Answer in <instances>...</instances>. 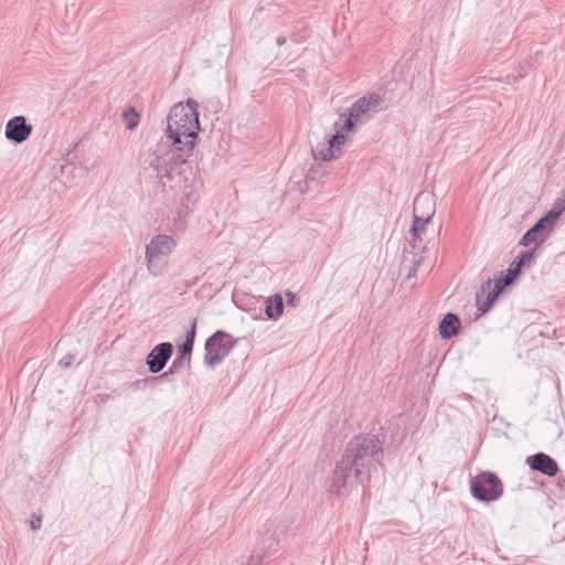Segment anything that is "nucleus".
<instances>
[{
    "label": "nucleus",
    "mask_w": 565,
    "mask_h": 565,
    "mask_svg": "<svg viewBox=\"0 0 565 565\" xmlns=\"http://www.w3.org/2000/svg\"><path fill=\"white\" fill-rule=\"evenodd\" d=\"M513 282L514 280L508 274L504 275L502 271L498 278L493 279V288L491 287L492 280L490 278L483 281L476 294L478 310L482 313L488 312L503 290Z\"/></svg>",
    "instance_id": "nucleus-9"
},
{
    "label": "nucleus",
    "mask_w": 565,
    "mask_h": 565,
    "mask_svg": "<svg viewBox=\"0 0 565 565\" xmlns=\"http://www.w3.org/2000/svg\"><path fill=\"white\" fill-rule=\"evenodd\" d=\"M435 214V202L429 194L419 193L413 203V224L409 230L411 238L408 245L412 249L419 248L423 243V235L427 224Z\"/></svg>",
    "instance_id": "nucleus-4"
},
{
    "label": "nucleus",
    "mask_w": 565,
    "mask_h": 565,
    "mask_svg": "<svg viewBox=\"0 0 565 565\" xmlns=\"http://www.w3.org/2000/svg\"><path fill=\"white\" fill-rule=\"evenodd\" d=\"M522 269H523V266L516 260L514 259L508 270H507V274L515 281L520 274L522 273Z\"/></svg>",
    "instance_id": "nucleus-23"
},
{
    "label": "nucleus",
    "mask_w": 565,
    "mask_h": 565,
    "mask_svg": "<svg viewBox=\"0 0 565 565\" xmlns=\"http://www.w3.org/2000/svg\"><path fill=\"white\" fill-rule=\"evenodd\" d=\"M419 210H420V211L417 213V215H418V214H422L423 212H426V211H427V207H420Z\"/></svg>",
    "instance_id": "nucleus-33"
},
{
    "label": "nucleus",
    "mask_w": 565,
    "mask_h": 565,
    "mask_svg": "<svg viewBox=\"0 0 565 565\" xmlns=\"http://www.w3.org/2000/svg\"><path fill=\"white\" fill-rule=\"evenodd\" d=\"M196 335V319H193L191 328L186 331L185 339L178 344V354L191 359L194 341Z\"/></svg>",
    "instance_id": "nucleus-16"
},
{
    "label": "nucleus",
    "mask_w": 565,
    "mask_h": 565,
    "mask_svg": "<svg viewBox=\"0 0 565 565\" xmlns=\"http://www.w3.org/2000/svg\"><path fill=\"white\" fill-rule=\"evenodd\" d=\"M383 458V447L376 435L365 434L352 438L337 461L330 478L329 492L335 495L347 493L348 487L361 483L363 469L370 470Z\"/></svg>",
    "instance_id": "nucleus-1"
},
{
    "label": "nucleus",
    "mask_w": 565,
    "mask_h": 565,
    "mask_svg": "<svg viewBox=\"0 0 565 565\" xmlns=\"http://www.w3.org/2000/svg\"><path fill=\"white\" fill-rule=\"evenodd\" d=\"M564 210L565 201L556 202L555 205L545 215H543V217L547 218V222L554 227Z\"/></svg>",
    "instance_id": "nucleus-20"
},
{
    "label": "nucleus",
    "mask_w": 565,
    "mask_h": 565,
    "mask_svg": "<svg viewBox=\"0 0 565 565\" xmlns=\"http://www.w3.org/2000/svg\"><path fill=\"white\" fill-rule=\"evenodd\" d=\"M199 130V103L195 99L189 98L185 105L179 103L170 109L167 132L171 146H181L179 149L184 153L192 152Z\"/></svg>",
    "instance_id": "nucleus-3"
},
{
    "label": "nucleus",
    "mask_w": 565,
    "mask_h": 565,
    "mask_svg": "<svg viewBox=\"0 0 565 565\" xmlns=\"http://www.w3.org/2000/svg\"><path fill=\"white\" fill-rule=\"evenodd\" d=\"M174 373H170V369H169L168 371L163 372L160 375L145 379V382L159 383V382H163V381H171V376Z\"/></svg>",
    "instance_id": "nucleus-25"
},
{
    "label": "nucleus",
    "mask_w": 565,
    "mask_h": 565,
    "mask_svg": "<svg viewBox=\"0 0 565 565\" xmlns=\"http://www.w3.org/2000/svg\"><path fill=\"white\" fill-rule=\"evenodd\" d=\"M29 524L33 531L40 530L42 525V516L36 513H32Z\"/></svg>",
    "instance_id": "nucleus-26"
},
{
    "label": "nucleus",
    "mask_w": 565,
    "mask_h": 565,
    "mask_svg": "<svg viewBox=\"0 0 565 565\" xmlns=\"http://www.w3.org/2000/svg\"><path fill=\"white\" fill-rule=\"evenodd\" d=\"M286 297H287V306L297 307L299 305L300 298L292 291H287Z\"/></svg>",
    "instance_id": "nucleus-27"
},
{
    "label": "nucleus",
    "mask_w": 565,
    "mask_h": 565,
    "mask_svg": "<svg viewBox=\"0 0 565 565\" xmlns=\"http://www.w3.org/2000/svg\"><path fill=\"white\" fill-rule=\"evenodd\" d=\"M382 102L383 98L376 93H371L359 98L348 111L339 115L340 121H343L340 126L341 129H344L347 132H352L358 125L370 119L371 114L379 111Z\"/></svg>",
    "instance_id": "nucleus-5"
},
{
    "label": "nucleus",
    "mask_w": 565,
    "mask_h": 565,
    "mask_svg": "<svg viewBox=\"0 0 565 565\" xmlns=\"http://www.w3.org/2000/svg\"><path fill=\"white\" fill-rule=\"evenodd\" d=\"M175 241L163 234H158L151 238L146 247V262L149 273L159 276L166 265V258L175 247Z\"/></svg>",
    "instance_id": "nucleus-6"
},
{
    "label": "nucleus",
    "mask_w": 565,
    "mask_h": 565,
    "mask_svg": "<svg viewBox=\"0 0 565 565\" xmlns=\"http://www.w3.org/2000/svg\"><path fill=\"white\" fill-rule=\"evenodd\" d=\"M423 259H424L423 256H419L417 259L415 258V256L413 257V259H412L413 265L409 268L406 280H411L412 278L416 277V273H417L418 267L420 266V263L423 262Z\"/></svg>",
    "instance_id": "nucleus-24"
},
{
    "label": "nucleus",
    "mask_w": 565,
    "mask_h": 565,
    "mask_svg": "<svg viewBox=\"0 0 565 565\" xmlns=\"http://www.w3.org/2000/svg\"><path fill=\"white\" fill-rule=\"evenodd\" d=\"M122 119L126 128L129 130H134L139 124L140 116L137 113L136 108L130 106L122 113Z\"/></svg>",
    "instance_id": "nucleus-19"
},
{
    "label": "nucleus",
    "mask_w": 565,
    "mask_h": 565,
    "mask_svg": "<svg viewBox=\"0 0 565 565\" xmlns=\"http://www.w3.org/2000/svg\"><path fill=\"white\" fill-rule=\"evenodd\" d=\"M472 497L481 502H492L503 494V483L491 471H482L470 480Z\"/></svg>",
    "instance_id": "nucleus-7"
},
{
    "label": "nucleus",
    "mask_w": 565,
    "mask_h": 565,
    "mask_svg": "<svg viewBox=\"0 0 565 565\" xmlns=\"http://www.w3.org/2000/svg\"><path fill=\"white\" fill-rule=\"evenodd\" d=\"M32 130V125L26 122L24 116H14L8 120L4 135L8 140L22 143L30 138Z\"/></svg>",
    "instance_id": "nucleus-11"
},
{
    "label": "nucleus",
    "mask_w": 565,
    "mask_h": 565,
    "mask_svg": "<svg viewBox=\"0 0 565 565\" xmlns=\"http://www.w3.org/2000/svg\"><path fill=\"white\" fill-rule=\"evenodd\" d=\"M180 146L170 147L168 143L158 142L153 148L140 156L143 171L163 188L173 190L181 181H186L193 174L188 157L192 152L180 151Z\"/></svg>",
    "instance_id": "nucleus-2"
},
{
    "label": "nucleus",
    "mask_w": 565,
    "mask_h": 565,
    "mask_svg": "<svg viewBox=\"0 0 565 565\" xmlns=\"http://www.w3.org/2000/svg\"><path fill=\"white\" fill-rule=\"evenodd\" d=\"M185 366L190 369L191 359L178 354L170 365V373H179Z\"/></svg>",
    "instance_id": "nucleus-21"
},
{
    "label": "nucleus",
    "mask_w": 565,
    "mask_h": 565,
    "mask_svg": "<svg viewBox=\"0 0 565 565\" xmlns=\"http://www.w3.org/2000/svg\"><path fill=\"white\" fill-rule=\"evenodd\" d=\"M461 321L456 313L448 312L439 322V335L444 340H449L456 337L460 330Z\"/></svg>",
    "instance_id": "nucleus-14"
},
{
    "label": "nucleus",
    "mask_w": 565,
    "mask_h": 565,
    "mask_svg": "<svg viewBox=\"0 0 565 565\" xmlns=\"http://www.w3.org/2000/svg\"><path fill=\"white\" fill-rule=\"evenodd\" d=\"M173 345L170 342H161L152 348L146 358V364L152 374L160 373L172 356Z\"/></svg>",
    "instance_id": "nucleus-10"
},
{
    "label": "nucleus",
    "mask_w": 565,
    "mask_h": 565,
    "mask_svg": "<svg viewBox=\"0 0 565 565\" xmlns=\"http://www.w3.org/2000/svg\"><path fill=\"white\" fill-rule=\"evenodd\" d=\"M236 340L223 330L215 331L205 340L204 364L210 367L223 362L234 348Z\"/></svg>",
    "instance_id": "nucleus-8"
},
{
    "label": "nucleus",
    "mask_w": 565,
    "mask_h": 565,
    "mask_svg": "<svg viewBox=\"0 0 565 565\" xmlns=\"http://www.w3.org/2000/svg\"><path fill=\"white\" fill-rule=\"evenodd\" d=\"M148 382H145V380H137L131 383V387L135 390H138L141 387V384H147Z\"/></svg>",
    "instance_id": "nucleus-29"
},
{
    "label": "nucleus",
    "mask_w": 565,
    "mask_h": 565,
    "mask_svg": "<svg viewBox=\"0 0 565 565\" xmlns=\"http://www.w3.org/2000/svg\"><path fill=\"white\" fill-rule=\"evenodd\" d=\"M75 355L74 354H66L58 361V365L63 369L70 367L74 362Z\"/></svg>",
    "instance_id": "nucleus-28"
},
{
    "label": "nucleus",
    "mask_w": 565,
    "mask_h": 565,
    "mask_svg": "<svg viewBox=\"0 0 565 565\" xmlns=\"http://www.w3.org/2000/svg\"><path fill=\"white\" fill-rule=\"evenodd\" d=\"M534 256H535V248L521 252L520 255L515 259L523 266V268L524 267L530 268L531 264L534 259Z\"/></svg>",
    "instance_id": "nucleus-22"
},
{
    "label": "nucleus",
    "mask_w": 565,
    "mask_h": 565,
    "mask_svg": "<svg viewBox=\"0 0 565 565\" xmlns=\"http://www.w3.org/2000/svg\"><path fill=\"white\" fill-rule=\"evenodd\" d=\"M313 156L316 159H321L323 161L339 157V154H335L328 141L322 145H318L316 150H313Z\"/></svg>",
    "instance_id": "nucleus-18"
},
{
    "label": "nucleus",
    "mask_w": 565,
    "mask_h": 565,
    "mask_svg": "<svg viewBox=\"0 0 565 565\" xmlns=\"http://www.w3.org/2000/svg\"><path fill=\"white\" fill-rule=\"evenodd\" d=\"M553 226L543 216L539 218L533 226H531L522 236L519 244L521 246H530L532 243L540 239L543 242L552 231Z\"/></svg>",
    "instance_id": "nucleus-13"
},
{
    "label": "nucleus",
    "mask_w": 565,
    "mask_h": 565,
    "mask_svg": "<svg viewBox=\"0 0 565 565\" xmlns=\"http://www.w3.org/2000/svg\"><path fill=\"white\" fill-rule=\"evenodd\" d=\"M412 254H413V252H412V250H411V252H407V249H404V258H405V259H408V255H412Z\"/></svg>",
    "instance_id": "nucleus-31"
},
{
    "label": "nucleus",
    "mask_w": 565,
    "mask_h": 565,
    "mask_svg": "<svg viewBox=\"0 0 565 565\" xmlns=\"http://www.w3.org/2000/svg\"><path fill=\"white\" fill-rule=\"evenodd\" d=\"M287 39L284 35H280L276 39L277 45L281 46L286 43Z\"/></svg>",
    "instance_id": "nucleus-30"
},
{
    "label": "nucleus",
    "mask_w": 565,
    "mask_h": 565,
    "mask_svg": "<svg viewBox=\"0 0 565 565\" xmlns=\"http://www.w3.org/2000/svg\"><path fill=\"white\" fill-rule=\"evenodd\" d=\"M184 195H185V198H186V200H188V201H190V200H191V193H190V192H189V193H184Z\"/></svg>",
    "instance_id": "nucleus-34"
},
{
    "label": "nucleus",
    "mask_w": 565,
    "mask_h": 565,
    "mask_svg": "<svg viewBox=\"0 0 565 565\" xmlns=\"http://www.w3.org/2000/svg\"><path fill=\"white\" fill-rule=\"evenodd\" d=\"M71 156H72V151H68L67 154H66V161L67 162H71V160H72Z\"/></svg>",
    "instance_id": "nucleus-32"
},
{
    "label": "nucleus",
    "mask_w": 565,
    "mask_h": 565,
    "mask_svg": "<svg viewBox=\"0 0 565 565\" xmlns=\"http://www.w3.org/2000/svg\"><path fill=\"white\" fill-rule=\"evenodd\" d=\"M282 312L284 300L280 294H275L265 301V315L268 319L276 320Z\"/></svg>",
    "instance_id": "nucleus-15"
},
{
    "label": "nucleus",
    "mask_w": 565,
    "mask_h": 565,
    "mask_svg": "<svg viewBox=\"0 0 565 565\" xmlns=\"http://www.w3.org/2000/svg\"><path fill=\"white\" fill-rule=\"evenodd\" d=\"M526 463L531 470L539 471L547 477H555L559 471L556 460L545 452L529 456Z\"/></svg>",
    "instance_id": "nucleus-12"
},
{
    "label": "nucleus",
    "mask_w": 565,
    "mask_h": 565,
    "mask_svg": "<svg viewBox=\"0 0 565 565\" xmlns=\"http://www.w3.org/2000/svg\"><path fill=\"white\" fill-rule=\"evenodd\" d=\"M343 121H340V118L334 122V129H335V134L332 135L329 139H328V142L329 145L331 146V148L335 151H339L340 152V148L341 146L344 145L345 140H347V137L343 132H347L344 129H341V125H342Z\"/></svg>",
    "instance_id": "nucleus-17"
}]
</instances>
